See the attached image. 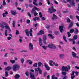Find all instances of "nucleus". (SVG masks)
<instances>
[{
	"mask_svg": "<svg viewBox=\"0 0 79 79\" xmlns=\"http://www.w3.org/2000/svg\"><path fill=\"white\" fill-rule=\"evenodd\" d=\"M70 65H67L66 66H63L61 68L62 74L64 76L66 75V72H68L69 70L70 69ZM65 71L66 72H63V71Z\"/></svg>",
	"mask_w": 79,
	"mask_h": 79,
	"instance_id": "1",
	"label": "nucleus"
},
{
	"mask_svg": "<svg viewBox=\"0 0 79 79\" xmlns=\"http://www.w3.org/2000/svg\"><path fill=\"white\" fill-rule=\"evenodd\" d=\"M12 69L14 71H16L17 70H19V66L18 64H15L13 65Z\"/></svg>",
	"mask_w": 79,
	"mask_h": 79,
	"instance_id": "2",
	"label": "nucleus"
},
{
	"mask_svg": "<svg viewBox=\"0 0 79 79\" xmlns=\"http://www.w3.org/2000/svg\"><path fill=\"white\" fill-rule=\"evenodd\" d=\"M48 11L50 14H52L53 12L56 11V10L53 9V6H52L51 7L48 9Z\"/></svg>",
	"mask_w": 79,
	"mask_h": 79,
	"instance_id": "3",
	"label": "nucleus"
},
{
	"mask_svg": "<svg viewBox=\"0 0 79 79\" xmlns=\"http://www.w3.org/2000/svg\"><path fill=\"white\" fill-rule=\"evenodd\" d=\"M6 23L4 22H2L1 23H0V27L2 29H4V28L6 29Z\"/></svg>",
	"mask_w": 79,
	"mask_h": 79,
	"instance_id": "4",
	"label": "nucleus"
},
{
	"mask_svg": "<svg viewBox=\"0 0 79 79\" xmlns=\"http://www.w3.org/2000/svg\"><path fill=\"white\" fill-rule=\"evenodd\" d=\"M48 47L50 48H52V49H56V48L55 45L52 44H49Z\"/></svg>",
	"mask_w": 79,
	"mask_h": 79,
	"instance_id": "5",
	"label": "nucleus"
},
{
	"mask_svg": "<svg viewBox=\"0 0 79 79\" xmlns=\"http://www.w3.org/2000/svg\"><path fill=\"white\" fill-rule=\"evenodd\" d=\"M29 49L30 51L33 50V44L31 43H29Z\"/></svg>",
	"mask_w": 79,
	"mask_h": 79,
	"instance_id": "6",
	"label": "nucleus"
},
{
	"mask_svg": "<svg viewBox=\"0 0 79 79\" xmlns=\"http://www.w3.org/2000/svg\"><path fill=\"white\" fill-rule=\"evenodd\" d=\"M29 74L30 75V77L31 79H35V77L33 73H32V72H30L29 73Z\"/></svg>",
	"mask_w": 79,
	"mask_h": 79,
	"instance_id": "7",
	"label": "nucleus"
},
{
	"mask_svg": "<svg viewBox=\"0 0 79 79\" xmlns=\"http://www.w3.org/2000/svg\"><path fill=\"white\" fill-rule=\"evenodd\" d=\"M44 65L45 66V68H46V70H47V71H49V70H50V68L47 65V64L44 63Z\"/></svg>",
	"mask_w": 79,
	"mask_h": 79,
	"instance_id": "8",
	"label": "nucleus"
},
{
	"mask_svg": "<svg viewBox=\"0 0 79 79\" xmlns=\"http://www.w3.org/2000/svg\"><path fill=\"white\" fill-rule=\"evenodd\" d=\"M13 69V68H12V67L10 66H9L7 67V68H6L5 69V71H6L7 70H8V71H10V69Z\"/></svg>",
	"mask_w": 79,
	"mask_h": 79,
	"instance_id": "9",
	"label": "nucleus"
},
{
	"mask_svg": "<svg viewBox=\"0 0 79 79\" xmlns=\"http://www.w3.org/2000/svg\"><path fill=\"white\" fill-rule=\"evenodd\" d=\"M59 27L60 31L62 33V32H63V26H59Z\"/></svg>",
	"mask_w": 79,
	"mask_h": 79,
	"instance_id": "10",
	"label": "nucleus"
},
{
	"mask_svg": "<svg viewBox=\"0 0 79 79\" xmlns=\"http://www.w3.org/2000/svg\"><path fill=\"white\" fill-rule=\"evenodd\" d=\"M44 34V31L42 30H41L39 32L38 34V35H42V34Z\"/></svg>",
	"mask_w": 79,
	"mask_h": 79,
	"instance_id": "11",
	"label": "nucleus"
},
{
	"mask_svg": "<svg viewBox=\"0 0 79 79\" xmlns=\"http://www.w3.org/2000/svg\"><path fill=\"white\" fill-rule=\"evenodd\" d=\"M35 76H38V74H39V72L38 71L37 69L35 68Z\"/></svg>",
	"mask_w": 79,
	"mask_h": 79,
	"instance_id": "12",
	"label": "nucleus"
},
{
	"mask_svg": "<svg viewBox=\"0 0 79 79\" xmlns=\"http://www.w3.org/2000/svg\"><path fill=\"white\" fill-rule=\"evenodd\" d=\"M73 22H71L70 23L69 27H68V29H70V28H71V27H73Z\"/></svg>",
	"mask_w": 79,
	"mask_h": 79,
	"instance_id": "13",
	"label": "nucleus"
},
{
	"mask_svg": "<svg viewBox=\"0 0 79 79\" xmlns=\"http://www.w3.org/2000/svg\"><path fill=\"white\" fill-rule=\"evenodd\" d=\"M20 77V75L18 74H16L14 77L15 79H18Z\"/></svg>",
	"mask_w": 79,
	"mask_h": 79,
	"instance_id": "14",
	"label": "nucleus"
},
{
	"mask_svg": "<svg viewBox=\"0 0 79 79\" xmlns=\"http://www.w3.org/2000/svg\"><path fill=\"white\" fill-rule=\"evenodd\" d=\"M37 69L39 73L40 74H42V71L39 68H38Z\"/></svg>",
	"mask_w": 79,
	"mask_h": 79,
	"instance_id": "15",
	"label": "nucleus"
},
{
	"mask_svg": "<svg viewBox=\"0 0 79 79\" xmlns=\"http://www.w3.org/2000/svg\"><path fill=\"white\" fill-rule=\"evenodd\" d=\"M11 14L13 15H14V16H15L16 14H17V13L16 12V11H15L13 10H12L11 11Z\"/></svg>",
	"mask_w": 79,
	"mask_h": 79,
	"instance_id": "16",
	"label": "nucleus"
},
{
	"mask_svg": "<svg viewBox=\"0 0 79 79\" xmlns=\"http://www.w3.org/2000/svg\"><path fill=\"white\" fill-rule=\"evenodd\" d=\"M70 3L72 6H75V3H74V1H70Z\"/></svg>",
	"mask_w": 79,
	"mask_h": 79,
	"instance_id": "17",
	"label": "nucleus"
},
{
	"mask_svg": "<svg viewBox=\"0 0 79 79\" xmlns=\"http://www.w3.org/2000/svg\"><path fill=\"white\" fill-rule=\"evenodd\" d=\"M37 0H34L33 2V4L34 5H36V6H38V4L36 3V2H37Z\"/></svg>",
	"mask_w": 79,
	"mask_h": 79,
	"instance_id": "18",
	"label": "nucleus"
},
{
	"mask_svg": "<svg viewBox=\"0 0 79 79\" xmlns=\"http://www.w3.org/2000/svg\"><path fill=\"white\" fill-rule=\"evenodd\" d=\"M25 32L26 34H27V35L28 37H29V30H28L27 29L25 30Z\"/></svg>",
	"mask_w": 79,
	"mask_h": 79,
	"instance_id": "19",
	"label": "nucleus"
},
{
	"mask_svg": "<svg viewBox=\"0 0 79 79\" xmlns=\"http://www.w3.org/2000/svg\"><path fill=\"white\" fill-rule=\"evenodd\" d=\"M48 35L50 39H53V38H54V37L53 36V35H52L51 34H48Z\"/></svg>",
	"mask_w": 79,
	"mask_h": 79,
	"instance_id": "20",
	"label": "nucleus"
},
{
	"mask_svg": "<svg viewBox=\"0 0 79 79\" xmlns=\"http://www.w3.org/2000/svg\"><path fill=\"white\" fill-rule=\"evenodd\" d=\"M29 34L30 35V36H32V29H30L29 31Z\"/></svg>",
	"mask_w": 79,
	"mask_h": 79,
	"instance_id": "21",
	"label": "nucleus"
},
{
	"mask_svg": "<svg viewBox=\"0 0 79 79\" xmlns=\"http://www.w3.org/2000/svg\"><path fill=\"white\" fill-rule=\"evenodd\" d=\"M78 32L79 31H78V30H77V28H75V31L74 32L75 34H78Z\"/></svg>",
	"mask_w": 79,
	"mask_h": 79,
	"instance_id": "22",
	"label": "nucleus"
},
{
	"mask_svg": "<svg viewBox=\"0 0 79 79\" xmlns=\"http://www.w3.org/2000/svg\"><path fill=\"white\" fill-rule=\"evenodd\" d=\"M69 40L70 41H73V44H75V40H73V39H71V38L69 39Z\"/></svg>",
	"mask_w": 79,
	"mask_h": 79,
	"instance_id": "23",
	"label": "nucleus"
},
{
	"mask_svg": "<svg viewBox=\"0 0 79 79\" xmlns=\"http://www.w3.org/2000/svg\"><path fill=\"white\" fill-rule=\"evenodd\" d=\"M77 55V54H76V53H75L74 52H72V55L73 56V57H74V58H75Z\"/></svg>",
	"mask_w": 79,
	"mask_h": 79,
	"instance_id": "24",
	"label": "nucleus"
},
{
	"mask_svg": "<svg viewBox=\"0 0 79 79\" xmlns=\"http://www.w3.org/2000/svg\"><path fill=\"white\" fill-rule=\"evenodd\" d=\"M39 17H35L33 18V20L34 21H36V20H39Z\"/></svg>",
	"mask_w": 79,
	"mask_h": 79,
	"instance_id": "25",
	"label": "nucleus"
},
{
	"mask_svg": "<svg viewBox=\"0 0 79 79\" xmlns=\"http://www.w3.org/2000/svg\"><path fill=\"white\" fill-rule=\"evenodd\" d=\"M58 79V77H55V75H53L52 76V79Z\"/></svg>",
	"mask_w": 79,
	"mask_h": 79,
	"instance_id": "26",
	"label": "nucleus"
},
{
	"mask_svg": "<svg viewBox=\"0 0 79 79\" xmlns=\"http://www.w3.org/2000/svg\"><path fill=\"white\" fill-rule=\"evenodd\" d=\"M39 40L40 45L41 46V45H42V39L40 38H39Z\"/></svg>",
	"mask_w": 79,
	"mask_h": 79,
	"instance_id": "27",
	"label": "nucleus"
},
{
	"mask_svg": "<svg viewBox=\"0 0 79 79\" xmlns=\"http://www.w3.org/2000/svg\"><path fill=\"white\" fill-rule=\"evenodd\" d=\"M63 39L64 40L65 42H67V40H66V38L64 35L63 36Z\"/></svg>",
	"mask_w": 79,
	"mask_h": 79,
	"instance_id": "28",
	"label": "nucleus"
},
{
	"mask_svg": "<svg viewBox=\"0 0 79 79\" xmlns=\"http://www.w3.org/2000/svg\"><path fill=\"white\" fill-rule=\"evenodd\" d=\"M69 32L70 33H71V34H72V33H73L74 32V30L73 29H71L69 30Z\"/></svg>",
	"mask_w": 79,
	"mask_h": 79,
	"instance_id": "29",
	"label": "nucleus"
},
{
	"mask_svg": "<svg viewBox=\"0 0 79 79\" xmlns=\"http://www.w3.org/2000/svg\"><path fill=\"white\" fill-rule=\"evenodd\" d=\"M73 39L74 40H76V39H77V35H75L73 37Z\"/></svg>",
	"mask_w": 79,
	"mask_h": 79,
	"instance_id": "30",
	"label": "nucleus"
},
{
	"mask_svg": "<svg viewBox=\"0 0 79 79\" xmlns=\"http://www.w3.org/2000/svg\"><path fill=\"white\" fill-rule=\"evenodd\" d=\"M10 62H11L12 64H14V63H15V62H16V60H10Z\"/></svg>",
	"mask_w": 79,
	"mask_h": 79,
	"instance_id": "31",
	"label": "nucleus"
},
{
	"mask_svg": "<svg viewBox=\"0 0 79 79\" xmlns=\"http://www.w3.org/2000/svg\"><path fill=\"white\" fill-rule=\"evenodd\" d=\"M15 22L14 21H13L12 26H13V27H15Z\"/></svg>",
	"mask_w": 79,
	"mask_h": 79,
	"instance_id": "32",
	"label": "nucleus"
},
{
	"mask_svg": "<svg viewBox=\"0 0 79 79\" xmlns=\"http://www.w3.org/2000/svg\"><path fill=\"white\" fill-rule=\"evenodd\" d=\"M31 12L34 14L35 13V9H32V10H31Z\"/></svg>",
	"mask_w": 79,
	"mask_h": 79,
	"instance_id": "33",
	"label": "nucleus"
},
{
	"mask_svg": "<svg viewBox=\"0 0 79 79\" xmlns=\"http://www.w3.org/2000/svg\"><path fill=\"white\" fill-rule=\"evenodd\" d=\"M6 29H9V31H10V32H11V29H10V27L8 26H6Z\"/></svg>",
	"mask_w": 79,
	"mask_h": 79,
	"instance_id": "34",
	"label": "nucleus"
},
{
	"mask_svg": "<svg viewBox=\"0 0 79 79\" xmlns=\"http://www.w3.org/2000/svg\"><path fill=\"white\" fill-rule=\"evenodd\" d=\"M37 63H35L34 64L33 66L34 68H36V67H37Z\"/></svg>",
	"mask_w": 79,
	"mask_h": 79,
	"instance_id": "35",
	"label": "nucleus"
},
{
	"mask_svg": "<svg viewBox=\"0 0 79 79\" xmlns=\"http://www.w3.org/2000/svg\"><path fill=\"white\" fill-rule=\"evenodd\" d=\"M53 17H54V19H56L58 18V17H57V16H56L55 14H53Z\"/></svg>",
	"mask_w": 79,
	"mask_h": 79,
	"instance_id": "36",
	"label": "nucleus"
},
{
	"mask_svg": "<svg viewBox=\"0 0 79 79\" xmlns=\"http://www.w3.org/2000/svg\"><path fill=\"white\" fill-rule=\"evenodd\" d=\"M67 34H68V37H71V34L69 33V32H67Z\"/></svg>",
	"mask_w": 79,
	"mask_h": 79,
	"instance_id": "37",
	"label": "nucleus"
},
{
	"mask_svg": "<svg viewBox=\"0 0 79 79\" xmlns=\"http://www.w3.org/2000/svg\"><path fill=\"white\" fill-rule=\"evenodd\" d=\"M43 40H47V36L46 35H44L43 38Z\"/></svg>",
	"mask_w": 79,
	"mask_h": 79,
	"instance_id": "38",
	"label": "nucleus"
},
{
	"mask_svg": "<svg viewBox=\"0 0 79 79\" xmlns=\"http://www.w3.org/2000/svg\"><path fill=\"white\" fill-rule=\"evenodd\" d=\"M42 63L39 62H38V67L39 68L40 67V66H41V65H42Z\"/></svg>",
	"mask_w": 79,
	"mask_h": 79,
	"instance_id": "39",
	"label": "nucleus"
},
{
	"mask_svg": "<svg viewBox=\"0 0 79 79\" xmlns=\"http://www.w3.org/2000/svg\"><path fill=\"white\" fill-rule=\"evenodd\" d=\"M64 56V55L63 54H60L59 57L60 58H62Z\"/></svg>",
	"mask_w": 79,
	"mask_h": 79,
	"instance_id": "40",
	"label": "nucleus"
},
{
	"mask_svg": "<svg viewBox=\"0 0 79 79\" xmlns=\"http://www.w3.org/2000/svg\"><path fill=\"white\" fill-rule=\"evenodd\" d=\"M5 76L6 77H7L8 76V72L7 71H6L5 72Z\"/></svg>",
	"mask_w": 79,
	"mask_h": 79,
	"instance_id": "41",
	"label": "nucleus"
},
{
	"mask_svg": "<svg viewBox=\"0 0 79 79\" xmlns=\"http://www.w3.org/2000/svg\"><path fill=\"white\" fill-rule=\"evenodd\" d=\"M22 63H24V60L23 59V58H22L20 59Z\"/></svg>",
	"mask_w": 79,
	"mask_h": 79,
	"instance_id": "42",
	"label": "nucleus"
},
{
	"mask_svg": "<svg viewBox=\"0 0 79 79\" xmlns=\"http://www.w3.org/2000/svg\"><path fill=\"white\" fill-rule=\"evenodd\" d=\"M42 48L44 49V50H46L47 48H48V47H45L44 46H42Z\"/></svg>",
	"mask_w": 79,
	"mask_h": 79,
	"instance_id": "43",
	"label": "nucleus"
},
{
	"mask_svg": "<svg viewBox=\"0 0 79 79\" xmlns=\"http://www.w3.org/2000/svg\"><path fill=\"white\" fill-rule=\"evenodd\" d=\"M20 22H21V23H23V19H21L18 22V23L19 24L20 23Z\"/></svg>",
	"mask_w": 79,
	"mask_h": 79,
	"instance_id": "44",
	"label": "nucleus"
},
{
	"mask_svg": "<svg viewBox=\"0 0 79 79\" xmlns=\"http://www.w3.org/2000/svg\"><path fill=\"white\" fill-rule=\"evenodd\" d=\"M25 74L27 77H28L29 76V72L28 71H27L25 73Z\"/></svg>",
	"mask_w": 79,
	"mask_h": 79,
	"instance_id": "45",
	"label": "nucleus"
},
{
	"mask_svg": "<svg viewBox=\"0 0 79 79\" xmlns=\"http://www.w3.org/2000/svg\"><path fill=\"white\" fill-rule=\"evenodd\" d=\"M34 8L35 10H37V11H40V9H39L38 8L35 7Z\"/></svg>",
	"mask_w": 79,
	"mask_h": 79,
	"instance_id": "46",
	"label": "nucleus"
},
{
	"mask_svg": "<svg viewBox=\"0 0 79 79\" xmlns=\"http://www.w3.org/2000/svg\"><path fill=\"white\" fill-rule=\"evenodd\" d=\"M3 64L4 65H5V66H6L8 65V64L7 63V62H3Z\"/></svg>",
	"mask_w": 79,
	"mask_h": 79,
	"instance_id": "47",
	"label": "nucleus"
},
{
	"mask_svg": "<svg viewBox=\"0 0 79 79\" xmlns=\"http://www.w3.org/2000/svg\"><path fill=\"white\" fill-rule=\"evenodd\" d=\"M3 5L4 6H5V5H6V2H5V1L4 0L3 1Z\"/></svg>",
	"mask_w": 79,
	"mask_h": 79,
	"instance_id": "48",
	"label": "nucleus"
},
{
	"mask_svg": "<svg viewBox=\"0 0 79 79\" xmlns=\"http://www.w3.org/2000/svg\"><path fill=\"white\" fill-rule=\"evenodd\" d=\"M31 23V21H30V20H27V24H30Z\"/></svg>",
	"mask_w": 79,
	"mask_h": 79,
	"instance_id": "49",
	"label": "nucleus"
},
{
	"mask_svg": "<svg viewBox=\"0 0 79 79\" xmlns=\"http://www.w3.org/2000/svg\"><path fill=\"white\" fill-rule=\"evenodd\" d=\"M76 17L78 21H79V16H78V15H76Z\"/></svg>",
	"mask_w": 79,
	"mask_h": 79,
	"instance_id": "50",
	"label": "nucleus"
},
{
	"mask_svg": "<svg viewBox=\"0 0 79 79\" xmlns=\"http://www.w3.org/2000/svg\"><path fill=\"white\" fill-rule=\"evenodd\" d=\"M54 34L56 35H58L59 33L58 31H55Z\"/></svg>",
	"mask_w": 79,
	"mask_h": 79,
	"instance_id": "51",
	"label": "nucleus"
},
{
	"mask_svg": "<svg viewBox=\"0 0 79 79\" xmlns=\"http://www.w3.org/2000/svg\"><path fill=\"white\" fill-rule=\"evenodd\" d=\"M53 64L54 65H55L56 66H58V64H57L55 62H53Z\"/></svg>",
	"mask_w": 79,
	"mask_h": 79,
	"instance_id": "52",
	"label": "nucleus"
},
{
	"mask_svg": "<svg viewBox=\"0 0 79 79\" xmlns=\"http://www.w3.org/2000/svg\"><path fill=\"white\" fill-rule=\"evenodd\" d=\"M53 62V61L52 60H50L49 62V64H52V63Z\"/></svg>",
	"mask_w": 79,
	"mask_h": 79,
	"instance_id": "53",
	"label": "nucleus"
},
{
	"mask_svg": "<svg viewBox=\"0 0 79 79\" xmlns=\"http://www.w3.org/2000/svg\"><path fill=\"white\" fill-rule=\"evenodd\" d=\"M70 19H73L74 18V16L70 15Z\"/></svg>",
	"mask_w": 79,
	"mask_h": 79,
	"instance_id": "54",
	"label": "nucleus"
},
{
	"mask_svg": "<svg viewBox=\"0 0 79 79\" xmlns=\"http://www.w3.org/2000/svg\"><path fill=\"white\" fill-rule=\"evenodd\" d=\"M75 73V72H74V71H73L72 73V74L71 75V76H73V75H74Z\"/></svg>",
	"mask_w": 79,
	"mask_h": 79,
	"instance_id": "55",
	"label": "nucleus"
},
{
	"mask_svg": "<svg viewBox=\"0 0 79 79\" xmlns=\"http://www.w3.org/2000/svg\"><path fill=\"white\" fill-rule=\"evenodd\" d=\"M19 32L18 31V30H16V35H18L19 34Z\"/></svg>",
	"mask_w": 79,
	"mask_h": 79,
	"instance_id": "56",
	"label": "nucleus"
},
{
	"mask_svg": "<svg viewBox=\"0 0 79 79\" xmlns=\"http://www.w3.org/2000/svg\"><path fill=\"white\" fill-rule=\"evenodd\" d=\"M2 16L3 17H6V14H5V13H3L2 14Z\"/></svg>",
	"mask_w": 79,
	"mask_h": 79,
	"instance_id": "57",
	"label": "nucleus"
},
{
	"mask_svg": "<svg viewBox=\"0 0 79 79\" xmlns=\"http://www.w3.org/2000/svg\"><path fill=\"white\" fill-rule=\"evenodd\" d=\"M54 3L56 4V5H58V3L56 1L54 0Z\"/></svg>",
	"mask_w": 79,
	"mask_h": 79,
	"instance_id": "58",
	"label": "nucleus"
},
{
	"mask_svg": "<svg viewBox=\"0 0 79 79\" xmlns=\"http://www.w3.org/2000/svg\"><path fill=\"white\" fill-rule=\"evenodd\" d=\"M7 39L8 40H11V37H7Z\"/></svg>",
	"mask_w": 79,
	"mask_h": 79,
	"instance_id": "59",
	"label": "nucleus"
},
{
	"mask_svg": "<svg viewBox=\"0 0 79 79\" xmlns=\"http://www.w3.org/2000/svg\"><path fill=\"white\" fill-rule=\"evenodd\" d=\"M42 21H44L45 20V17H43L41 18Z\"/></svg>",
	"mask_w": 79,
	"mask_h": 79,
	"instance_id": "60",
	"label": "nucleus"
},
{
	"mask_svg": "<svg viewBox=\"0 0 79 79\" xmlns=\"http://www.w3.org/2000/svg\"><path fill=\"white\" fill-rule=\"evenodd\" d=\"M67 21L68 23H70V22L71 21V20H70V19H68L67 20Z\"/></svg>",
	"mask_w": 79,
	"mask_h": 79,
	"instance_id": "61",
	"label": "nucleus"
},
{
	"mask_svg": "<svg viewBox=\"0 0 79 79\" xmlns=\"http://www.w3.org/2000/svg\"><path fill=\"white\" fill-rule=\"evenodd\" d=\"M27 14H28V16H29L30 18H31V14H30V13H28Z\"/></svg>",
	"mask_w": 79,
	"mask_h": 79,
	"instance_id": "62",
	"label": "nucleus"
},
{
	"mask_svg": "<svg viewBox=\"0 0 79 79\" xmlns=\"http://www.w3.org/2000/svg\"><path fill=\"white\" fill-rule=\"evenodd\" d=\"M75 77V76H74V75H73V76H72L71 77V78L72 79H74V78Z\"/></svg>",
	"mask_w": 79,
	"mask_h": 79,
	"instance_id": "63",
	"label": "nucleus"
},
{
	"mask_svg": "<svg viewBox=\"0 0 79 79\" xmlns=\"http://www.w3.org/2000/svg\"><path fill=\"white\" fill-rule=\"evenodd\" d=\"M34 15L35 16H36L37 15H38V13H34Z\"/></svg>",
	"mask_w": 79,
	"mask_h": 79,
	"instance_id": "64",
	"label": "nucleus"
}]
</instances>
